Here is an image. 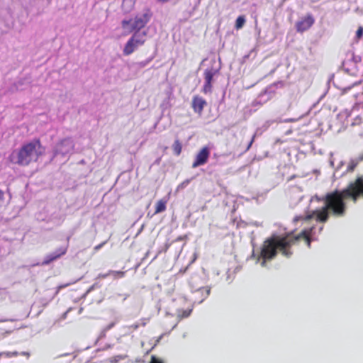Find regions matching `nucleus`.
I'll list each match as a JSON object with an SVG mask.
<instances>
[{
  "mask_svg": "<svg viewBox=\"0 0 363 363\" xmlns=\"http://www.w3.org/2000/svg\"><path fill=\"white\" fill-rule=\"evenodd\" d=\"M360 199H363V174L357 176L342 190L336 189L327 193L319 199L324 203L323 207L314 210L306 216L294 217V222H306L315 218L317 222L325 223L328 220L330 215L336 217H342L345 215L347 211L345 199H351L353 203H356Z\"/></svg>",
  "mask_w": 363,
  "mask_h": 363,
  "instance_id": "f257e3e1",
  "label": "nucleus"
},
{
  "mask_svg": "<svg viewBox=\"0 0 363 363\" xmlns=\"http://www.w3.org/2000/svg\"><path fill=\"white\" fill-rule=\"evenodd\" d=\"M314 227L305 228L296 235L288 234L286 236H273L267 239L261 248L260 257L262 258V266H264L267 260L274 258L279 250L282 255L289 257L293 252L291 247L298 243L300 240H303L308 247H311V237Z\"/></svg>",
  "mask_w": 363,
  "mask_h": 363,
  "instance_id": "f03ea898",
  "label": "nucleus"
},
{
  "mask_svg": "<svg viewBox=\"0 0 363 363\" xmlns=\"http://www.w3.org/2000/svg\"><path fill=\"white\" fill-rule=\"evenodd\" d=\"M44 147L40 139H34L24 143L19 149L12 151L8 157L9 162L19 166H28L32 162H38L43 155Z\"/></svg>",
  "mask_w": 363,
  "mask_h": 363,
  "instance_id": "7ed1b4c3",
  "label": "nucleus"
},
{
  "mask_svg": "<svg viewBox=\"0 0 363 363\" xmlns=\"http://www.w3.org/2000/svg\"><path fill=\"white\" fill-rule=\"evenodd\" d=\"M151 16L152 13L150 11H147L142 14L136 15L134 18L124 19L121 21L122 28L127 29L129 33L140 32L149 23Z\"/></svg>",
  "mask_w": 363,
  "mask_h": 363,
  "instance_id": "20e7f679",
  "label": "nucleus"
},
{
  "mask_svg": "<svg viewBox=\"0 0 363 363\" xmlns=\"http://www.w3.org/2000/svg\"><path fill=\"white\" fill-rule=\"evenodd\" d=\"M147 32H135L125 43L123 53L128 56L133 53L139 46H143L146 42Z\"/></svg>",
  "mask_w": 363,
  "mask_h": 363,
  "instance_id": "39448f33",
  "label": "nucleus"
},
{
  "mask_svg": "<svg viewBox=\"0 0 363 363\" xmlns=\"http://www.w3.org/2000/svg\"><path fill=\"white\" fill-rule=\"evenodd\" d=\"M315 23V18L311 13H307L301 17L295 24L298 33H303L309 30Z\"/></svg>",
  "mask_w": 363,
  "mask_h": 363,
  "instance_id": "423d86ee",
  "label": "nucleus"
},
{
  "mask_svg": "<svg viewBox=\"0 0 363 363\" xmlns=\"http://www.w3.org/2000/svg\"><path fill=\"white\" fill-rule=\"evenodd\" d=\"M217 71L213 69H206L203 72L204 84L202 88V92L205 94L212 91V82L213 77L216 75Z\"/></svg>",
  "mask_w": 363,
  "mask_h": 363,
  "instance_id": "0eeeda50",
  "label": "nucleus"
},
{
  "mask_svg": "<svg viewBox=\"0 0 363 363\" xmlns=\"http://www.w3.org/2000/svg\"><path fill=\"white\" fill-rule=\"evenodd\" d=\"M210 156V150L208 147H203L196 155L195 160L192 163V167L196 168L197 167L205 164Z\"/></svg>",
  "mask_w": 363,
  "mask_h": 363,
  "instance_id": "6e6552de",
  "label": "nucleus"
},
{
  "mask_svg": "<svg viewBox=\"0 0 363 363\" xmlns=\"http://www.w3.org/2000/svg\"><path fill=\"white\" fill-rule=\"evenodd\" d=\"M206 101L201 96L198 95L192 98L191 108L194 111L199 115H201L203 111L204 107L206 106Z\"/></svg>",
  "mask_w": 363,
  "mask_h": 363,
  "instance_id": "1a4fd4ad",
  "label": "nucleus"
},
{
  "mask_svg": "<svg viewBox=\"0 0 363 363\" xmlns=\"http://www.w3.org/2000/svg\"><path fill=\"white\" fill-rule=\"evenodd\" d=\"M67 251V247H61L58 248L55 252L53 253H50L48 255L45 259L43 261V265H48L52 262L56 260L57 259L60 258L61 256L66 254Z\"/></svg>",
  "mask_w": 363,
  "mask_h": 363,
  "instance_id": "9d476101",
  "label": "nucleus"
},
{
  "mask_svg": "<svg viewBox=\"0 0 363 363\" xmlns=\"http://www.w3.org/2000/svg\"><path fill=\"white\" fill-rule=\"evenodd\" d=\"M74 148L72 142L69 140H62L58 145V153L65 155Z\"/></svg>",
  "mask_w": 363,
  "mask_h": 363,
  "instance_id": "9b49d317",
  "label": "nucleus"
},
{
  "mask_svg": "<svg viewBox=\"0 0 363 363\" xmlns=\"http://www.w3.org/2000/svg\"><path fill=\"white\" fill-rule=\"evenodd\" d=\"M167 208V200L160 199L155 204V214H157L159 213L163 212L166 210Z\"/></svg>",
  "mask_w": 363,
  "mask_h": 363,
  "instance_id": "f8f14e48",
  "label": "nucleus"
},
{
  "mask_svg": "<svg viewBox=\"0 0 363 363\" xmlns=\"http://www.w3.org/2000/svg\"><path fill=\"white\" fill-rule=\"evenodd\" d=\"M192 312L191 308L187 309H178L177 311V316L179 320L188 318Z\"/></svg>",
  "mask_w": 363,
  "mask_h": 363,
  "instance_id": "ddd939ff",
  "label": "nucleus"
},
{
  "mask_svg": "<svg viewBox=\"0 0 363 363\" xmlns=\"http://www.w3.org/2000/svg\"><path fill=\"white\" fill-rule=\"evenodd\" d=\"M172 150L174 151V153L177 156H179L181 154L182 150V145L181 142L179 140H176L174 142V143L172 145Z\"/></svg>",
  "mask_w": 363,
  "mask_h": 363,
  "instance_id": "4468645a",
  "label": "nucleus"
},
{
  "mask_svg": "<svg viewBox=\"0 0 363 363\" xmlns=\"http://www.w3.org/2000/svg\"><path fill=\"white\" fill-rule=\"evenodd\" d=\"M245 23V16H239L235 21V29L236 30L241 29L243 27Z\"/></svg>",
  "mask_w": 363,
  "mask_h": 363,
  "instance_id": "2eb2a0df",
  "label": "nucleus"
},
{
  "mask_svg": "<svg viewBox=\"0 0 363 363\" xmlns=\"http://www.w3.org/2000/svg\"><path fill=\"white\" fill-rule=\"evenodd\" d=\"M111 275L113 276V279H119L125 277V272L124 271H114L110 270Z\"/></svg>",
  "mask_w": 363,
  "mask_h": 363,
  "instance_id": "dca6fc26",
  "label": "nucleus"
},
{
  "mask_svg": "<svg viewBox=\"0 0 363 363\" xmlns=\"http://www.w3.org/2000/svg\"><path fill=\"white\" fill-rule=\"evenodd\" d=\"M210 289L208 287H203V288H200L198 291H197V293H201L203 296V298H202V300L201 301V302L204 299L206 298V297L208 296V295L210 294Z\"/></svg>",
  "mask_w": 363,
  "mask_h": 363,
  "instance_id": "f3484780",
  "label": "nucleus"
},
{
  "mask_svg": "<svg viewBox=\"0 0 363 363\" xmlns=\"http://www.w3.org/2000/svg\"><path fill=\"white\" fill-rule=\"evenodd\" d=\"M362 35H363V27L359 26L357 30L356 31L357 40H359V39H361L362 38Z\"/></svg>",
  "mask_w": 363,
  "mask_h": 363,
  "instance_id": "a211bd4d",
  "label": "nucleus"
},
{
  "mask_svg": "<svg viewBox=\"0 0 363 363\" xmlns=\"http://www.w3.org/2000/svg\"><path fill=\"white\" fill-rule=\"evenodd\" d=\"M359 162V161H358V159L355 162L354 161H352L348 165V170L353 171Z\"/></svg>",
  "mask_w": 363,
  "mask_h": 363,
  "instance_id": "6ab92c4d",
  "label": "nucleus"
},
{
  "mask_svg": "<svg viewBox=\"0 0 363 363\" xmlns=\"http://www.w3.org/2000/svg\"><path fill=\"white\" fill-rule=\"evenodd\" d=\"M150 363H163V361L160 358H157L155 356H152L151 361Z\"/></svg>",
  "mask_w": 363,
  "mask_h": 363,
  "instance_id": "aec40b11",
  "label": "nucleus"
},
{
  "mask_svg": "<svg viewBox=\"0 0 363 363\" xmlns=\"http://www.w3.org/2000/svg\"><path fill=\"white\" fill-rule=\"evenodd\" d=\"M109 275H111V273H110V271H108L107 273L106 274H99V278H101V279H106L107 277H108Z\"/></svg>",
  "mask_w": 363,
  "mask_h": 363,
  "instance_id": "412c9836",
  "label": "nucleus"
},
{
  "mask_svg": "<svg viewBox=\"0 0 363 363\" xmlns=\"http://www.w3.org/2000/svg\"><path fill=\"white\" fill-rule=\"evenodd\" d=\"M4 191L2 190H0V206L4 202Z\"/></svg>",
  "mask_w": 363,
  "mask_h": 363,
  "instance_id": "4be33fe9",
  "label": "nucleus"
},
{
  "mask_svg": "<svg viewBox=\"0 0 363 363\" xmlns=\"http://www.w3.org/2000/svg\"><path fill=\"white\" fill-rule=\"evenodd\" d=\"M104 244H105V242H102V243L95 246V247H94L95 250H99Z\"/></svg>",
  "mask_w": 363,
  "mask_h": 363,
  "instance_id": "5701e85b",
  "label": "nucleus"
},
{
  "mask_svg": "<svg viewBox=\"0 0 363 363\" xmlns=\"http://www.w3.org/2000/svg\"><path fill=\"white\" fill-rule=\"evenodd\" d=\"M357 159H358V161H359V162L363 161V154L359 155Z\"/></svg>",
  "mask_w": 363,
  "mask_h": 363,
  "instance_id": "b1692460",
  "label": "nucleus"
},
{
  "mask_svg": "<svg viewBox=\"0 0 363 363\" xmlns=\"http://www.w3.org/2000/svg\"><path fill=\"white\" fill-rule=\"evenodd\" d=\"M252 143H253V138L251 140L250 144L248 145V146L247 147V150H248L250 147V146L252 145Z\"/></svg>",
  "mask_w": 363,
  "mask_h": 363,
  "instance_id": "393cba45",
  "label": "nucleus"
},
{
  "mask_svg": "<svg viewBox=\"0 0 363 363\" xmlns=\"http://www.w3.org/2000/svg\"><path fill=\"white\" fill-rule=\"evenodd\" d=\"M157 1L162 2V3H165V2H167L169 0H157Z\"/></svg>",
  "mask_w": 363,
  "mask_h": 363,
  "instance_id": "a878e982",
  "label": "nucleus"
},
{
  "mask_svg": "<svg viewBox=\"0 0 363 363\" xmlns=\"http://www.w3.org/2000/svg\"><path fill=\"white\" fill-rule=\"evenodd\" d=\"M323 229V226H321L320 228V230H322Z\"/></svg>",
  "mask_w": 363,
  "mask_h": 363,
  "instance_id": "bb28decb",
  "label": "nucleus"
}]
</instances>
